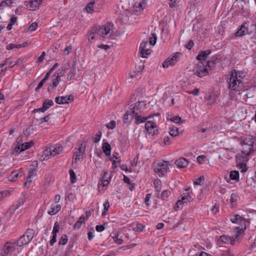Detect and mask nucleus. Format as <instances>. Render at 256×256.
Wrapping results in <instances>:
<instances>
[{"instance_id": "nucleus-45", "label": "nucleus", "mask_w": 256, "mask_h": 256, "mask_svg": "<svg viewBox=\"0 0 256 256\" xmlns=\"http://www.w3.org/2000/svg\"><path fill=\"white\" fill-rule=\"evenodd\" d=\"M156 36L154 34H151V36L149 38V44L152 46H154L156 42Z\"/></svg>"}, {"instance_id": "nucleus-3", "label": "nucleus", "mask_w": 256, "mask_h": 256, "mask_svg": "<svg viewBox=\"0 0 256 256\" xmlns=\"http://www.w3.org/2000/svg\"><path fill=\"white\" fill-rule=\"evenodd\" d=\"M169 166L168 162H160L155 166L154 172L158 174L160 177L165 176L170 172Z\"/></svg>"}, {"instance_id": "nucleus-55", "label": "nucleus", "mask_w": 256, "mask_h": 256, "mask_svg": "<svg viewBox=\"0 0 256 256\" xmlns=\"http://www.w3.org/2000/svg\"><path fill=\"white\" fill-rule=\"evenodd\" d=\"M26 200V198L24 196H22V198L20 199L18 202V204H16L14 206L16 208H18L20 206L24 204Z\"/></svg>"}, {"instance_id": "nucleus-52", "label": "nucleus", "mask_w": 256, "mask_h": 256, "mask_svg": "<svg viewBox=\"0 0 256 256\" xmlns=\"http://www.w3.org/2000/svg\"><path fill=\"white\" fill-rule=\"evenodd\" d=\"M70 176L71 182L72 184L74 183L76 181V175L72 170H70Z\"/></svg>"}, {"instance_id": "nucleus-26", "label": "nucleus", "mask_w": 256, "mask_h": 256, "mask_svg": "<svg viewBox=\"0 0 256 256\" xmlns=\"http://www.w3.org/2000/svg\"><path fill=\"white\" fill-rule=\"evenodd\" d=\"M211 53L210 50L200 52L196 57V59L199 60H204L206 59L208 56Z\"/></svg>"}, {"instance_id": "nucleus-57", "label": "nucleus", "mask_w": 256, "mask_h": 256, "mask_svg": "<svg viewBox=\"0 0 256 256\" xmlns=\"http://www.w3.org/2000/svg\"><path fill=\"white\" fill-rule=\"evenodd\" d=\"M102 136V132H98L94 137L93 138L94 142L96 143L98 142L100 139V137Z\"/></svg>"}, {"instance_id": "nucleus-61", "label": "nucleus", "mask_w": 256, "mask_h": 256, "mask_svg": "<svg viewBox=\"0 0 256 256\" xmlns=\"http://www.w3.org/2000/svg\"><path fill=\"white\" fill-rule=\"evenodd\" d=\"M72 46H67L64 50V52L66 55H68L72 52Z\"/></svg>"}, {"instance_id": "nucleus-12", "label": "nucleus", "mask_w": 256, "mask_h": 256, "mask_svg": "<svg viewBox=\"0 0 256 256\" xmlns=\"http://www.w3.org/2000/svg\"><path fill=\"white\" fill-rule=\"evenodd\" d=\"M145 128L150 134L154 136L158 134L156 124L152 121L146 122L145 124Z\"/></svg>"}, {"instance_id": "nucleus-24", "label": "nucleus", "mask_w": 256, "mask_h": 256, "mask_svg": "<svg viewBox=\"0 0 256 256\" xmlns=\"http://www.w3.org/2000/svg\"><path fill=\"white\" fill-rule=\"evenodd\" d=\"M146 106L145 103L144 102H138L134 104V106L130 110V111H132V110H134L135 108H137L136 112H140V114L142 112V109H144V106Z\"/></svg>"}, {"instance_id": "nucleus-56", "label": "nucleus", "mask_w": 256, "mask_h": 256, "mask_svg": "<svg viewBox=\"0 0 256 256\" xmlns=\"http://www.w3.org/2000/svg\"><path fill=\"white\" fill-rule=\"evenodd\" d=\"M170 192L168 190H166L162 192L161 194V198L162 200L166 199L168 196L170 194Z\"/></svg>"}, {"instance_id": "nucleus-46", "label": "nucleus", "mask_w": 256, "mask_h": 256, "mask_svg": "<svg viewBox=\"0 0 256 256\" xmlns=\"http://www.w3.org/2000/svg\"><path fill=\"white\" fill-rule=\"evenodd\" d=\"M144 69V66L142 67L140 66L138 70H137L134 71L132 73L130 74V78H137L138 75V74L142 70Z\"/></svg>"}, {"instance_id": "nucleus-34", "label": "nucleus", "mask_w": 256, "mask_h": 256, "mask_svg": "<svg viewBox=\"0 0 256 256\" xmlns=\"http://www.w3.org/2000/svg\"><path fill=\"white\" fill-rule=\"evenodd\" d=\"M169 134L172 136H176L178 135V130L174 126H170Z\"/></svg>"}, {"instance_id": "nucleus-47", "label": "nucleus", "mask_w": 256, "mask_h": 256, "mask_svg": "<svg viewBox=\"0 0 256 256\" xmlns=\"http://www.w3.org/2000/svg\"><path fill=\"white\" fill-rule=\"evenodd\" d=\"M68 236L66 234L62 235L59 240L58 244L60 245H64L68 242Z\"/></svg>"}, {"instance_id": "nucleus-59", "label": "nucleus", "mask_w": 256, "mask_h": 256, "mask_svg": "<svg viewBox=\"0 0 256 256\" xmlns=\"http://www.w3.org/2000/svg\"><path fill=\"white\" fill-rule=\"evenodd\" d=\"M206 157L204 155L199 156L197 157V162L200 164H202L206 160Z\"/></svg>"}, {"instance_id": "nucleus-41", "label": "nucleus", "mask_w": 256, "mask_h": 256, "mask_svg": "<svg viewBox=\"0 0 256 256\" xmlns=\"http://www.w3.org/2000/svg\"><path fill=\"white\" fill-rule=\"evenodd\" d=\"M18 176L19 174L18 172L14 171L12 172L11 175L8 176V180L10 182H14L17 180Z\"/></svg>"}, {"instance_id": "nucleus-8", "label": "nucleus", "mask_w": 256, "mask_h": 256, "mask_svg": "<svg viewBox=\"0 0 256 256\" xmlns=\"http://www.w3.org/2000/svg\"><path fill=\"white\" fill-rule=\"evenodd\" d=\"M16 244V242H6L1 250L0 256L11 255L15 250L14 246Z\"/></svg>"}, {"instance_id": "nucleus-38", "label": "nucleus", "mask_w": 256, "mask_h": 256, "mask_svg": "<svg viewBox=\"0 0 256 256\" xmlns=\"http://www.w3.org/2000/svg\"><path fill=\"white\" fill-rule=\"evenodd\" d=\"M96 28H92L90 30H88V34H87V37L88 40L91 42L92 40H93L94 38V34H96Z\"/></svg>"}, {"instance_id": "nucleus-64", "label": "nucleus", "mask_w": 256, "mask_h": 256, "mask_svg": "<svg viewBox=\"0 0 256 256\" xmlns=\"http://www.w3.org/2000/svg\"><path fill=\"white\" fill-rule=\"evenodd\" d=\"M114 240L116 242L117 244H120L122 243L123 240L122 238H118V236H116L114 238Z\"/></svg>"}, {"instance_id": "nucleus-27", "label": "nucleus", "mask_w": 256, "mask_h": 256, "mask_svg": "<svg viewBox=\"0 0 256 256\" xmlns=\"http://www.w3.org/2000/svg\"><path fill=\"white\" fill-rule=\"evenodd\" d=\"M247 25V22H244L243 24L240 29L237 31V32L236 33V36H242L246 35V26Z\"/></svg>"}, {"instance_id": "nucleus-49", "label": "nucleus", "mask_w": 256, "mask_h": 256, "mask_svg": "<svg viewBox=\"0 0 256 256\" xmlns=\"http://www.w3.org/2000/svg\"><path fill=\"white\" fill-rule=\"evenodd\" d=\"M238 200V194L236 193H232L231 194L230 202V203L232 206H234L236 204V202Z\"/></svg>"}, {"instance_id": "nucleus-18", "label": "nucleus", "mask_w": 256, "mask_h": 256, "mask_svg": "<svg viewBox=\"0 0 256 256\" xmlns=\"http://www.w3.org/2000/svg\"><path fill=\"white\" fill-rule=\"evenodd\" d=\"M219 241L224 244H230L234 245L235 242L234 236L230 237L225 235L222 236L220 237Z\"/></svg>"}, {"instance_id": "nucleus-13", "label": "nucleus", "mask_w": 256, "mask_h": 256, "mask_svg": "<svg viewBox=\"0 0 256 256\" xmlns=\"http://www.w3.org/2000/svg\"><path fill=\"white\" fill-rule=\"evenodd\" d=\"M92 28H96V34L102 37H105L110 32V25L100 26H95Z\"/></svg>"}, {"instance_id": "nucleus-31", "label": "nucleus", "mask_w": 256, "mask_h": 256, "mask_svg": "<svg viewBox=\"0 0 256 256\" xmlns=\"http://www.w3.org/2000/svg\"><path fill=\"white\" fill-rule=\"evenodd\" d=\"M102 150L106 156H110V154L111 147L108 142H106L103 144Z\"/></svg>"}, {"instance_id": "nucleus-43", "label": "nucleus", "mask_w": 256, "mask_h": 256, "mask_svg": "<svg viewBox=\"0 0 256 256\" xmlns=\"http://www.w3.org/2000/svg\"><path fill=\"white\" fill-rule=\"evenodd\" d=\"M170 120L174 122L180 124L182 122H184V120H182L180 117L178 116H174L171 118H170Z\"/></svg>"}, {"instance_id": "nucleus-36", "label": "nucleus", "mask_w": 256, "mask_h": 256, "mask_svg": "<svg viewBox=\"0 0 256 256\" xmlns=\"http://www.w3.org/2000/svg\"><path fill=\"white\" fill-rule=\"evenodd\" d=\"M230 179L236 182L239 180V172L237 170L231 171L230 175Z\"/></svg>"}, {"instance_id": "nucleus-28", "label": "nucleus", "mask_w": 256, "mask_h": 256, "mask_svg": "<svg viewBox=\"0 0 256 256\" xmlns=\"http://www.w3.org/2000/svg\"><path fill=\"white\" fill-rule=\"evenodd\" d=\"M252 148L253 147L251 146L243 144H242V150L241 153L248 156L250 154L252 150Z\"/></svg>"}, {"instance_id": "nucleus-4", "label": "nucleus", "mask_w": 256, "mask_h": 256, "mask_svg": "<svg viewBox=\"0 0 256 256\" xmlns=\"http://www.w3.org/2000/svg\"><path fill=\"white\" fill-rule=\"evenodd\" d=\"M34 231L32 229L27 230L25 234L17 241L16 244L20 246L28 244L34 238Z\"/></svg>"}, {"instance_id": "nucleus-19", "label": "nucleus", "mask_w": 256, "mask_h": 256, "mask_svg": "<svg viewBox=\"0 0 256 256\" xmlns=\"http://www.w3.org/2000/svg\"><path fill=\"white\" fill-rule=\"evenodd\" d=\"M50 148L52 152V156L59 154L63 150L62 146L60 144H57L54 146L50 147Z\"/></svg>"}, {"instance_id": "nucleus-15", "label": "nucleus", "mask_w": 256, "mask_h": 256, "mask_svg": "<svg viewBox=\"0 0 256 256\" xmlns=\"http://www.w3.org/2000/svg\"><path fill=\"white\" fill-rule=\"evenodd\" d=\"M74 100L72 96H58L55 98V102L58 104H68Z\"/></svg>"}, {"instance_id": "nucleus-7", "label": "nucleus", "mask_w": 256, "mask_h": 256, "mask_svg": "<svg viewBox=\"0 0 256 256\" xmlns=\"http://www.w3.org/2000/svg\"><path fill=\"white\" fill-rule=\"evenodd\" d=\"M38 162L37 161H34L32 164L30 166L28 169V176L26 178V181L24 182V186L28 184H30L32 181V178L35 176L38 170Z\"/></svg>"}, {"instance_id": "nucleus-21", "label": "nucleus", "mask_w": 256, "mask_h": 256, "mask_svg": "<svg viewBox=\"0 0 256 256\" xmlns=\"http://www.w3.org/2000/svg\"><path fill=\"white\" fill-rule=\"evenodd\" d=\"M188 160L184 158H180L175 162V164L179 168H186L188 166Z\"/></svg>"}, {"instance_id": "nucleus-30", "label": "nucleus", "mask_w": 256, "mask_h": 256, "mask_svg": "<svg viewBox=\"0 0 256 256\" xmlns=\"http://www.w3.org/2000/svg\"><path fill=\"white\" fill-rule=\"evenodd\" d=\"M50 156H52V152L50 151V149L49 148H46L43 152V154L42 156L43 160H47L49 158Z\"/></svg>"}, {"instance_id": "nucleus-60", "label": "nucleus", "mask_w": 256, "mask_h": 256, "mask_svg": "<svg viewBox=\"0 0 256 256\" xmlns=\"http://www.w3.org/2000/svg\"><path fill=\"white\" fill-rule=\"evenodd\" d=\"M20 48V45H18V44H8V46H7V48H6L8 50H12L14 48Z\"/></svg>"}, {"instance_id": "nucleus-32", "label": "nucleus", "mask_w": 256, "mask_h": 256, "mask_svg": "<svg viewBox=\"0 0 256 256\" xmlns=\"http://www.w3.org/2000/svg\"><path fill=\"white\" fill-rule=\"evenodd\" d=\"M85 223V218L84 216H82L74 224V229H79L81 227V225L82 224Z\"/></svg>"}, {"instance_id": "nucleus-20", "label": "nucleus", "mask_w": 256, "mask_h": 256, "mask_svg": "<svg viewBox=\"0 0 256 256\" xmlns=\"http://www.w3.org/2000/svg\"><path fill=\"white\" fill-rule=\"evenodd\" d=\"M68 69V66L66 64H64L61 66V67L54 73V77H56L60 78L62 76L66 70Z\"/></svg>"}, {"instance_id": "nucleus-5", "label": "nucleus", "mask_w": 256, "mask_h": 256, "mask_svg": "<svg viewBox=\"0 0 256 256\" xmlns=\"http://www.w3.org/2000/svg\"><path fill=\"white\" fill-rule=\"evenodd\" d=\"M248 156L239 153L236 156V166L242 172H245L248 168L246 163L248 160Z\"/></svg>"}, {"instance_id": "nucleus-1", "label": "nucleus", "mask_w": 256, "mask_h": 256, "mask_svg": "<svg viewBox=\"0 0 256 256\" xmlns=\"http://www.w3.org/2000/svg\"><path fill=\"white\" fill-rule=\"evenodd\" d=\"M246 76L245 72L232 70L229 78L228 88L236 91L242 90L244 88L242 79Z\"/></svg>"}, {"instance_id": "nucleus-54", "label": "nucleus", "mask_w": 256, "mask_h": 256, "mask_svg": "<svg viewBox=\"0 0 256 256\" xmlns=\"http://www.w3.org/2000/svg\"><path fill=\"white\" fill-rule=\"evenodd\" d=\"M116 122L114 120H112L106 124L108 129H114L116 128Z\"/></svg>"}, {"instance_id": "nucleus-6", "label": "nucleus", "mask_w": 256, "mask_h": 256, "mask_svg": "<svg viewBox=\"0 0 256 256\" xmlns=\"http://www.w3.org/2000/svg\"><path fill=\"white\" fill-rule=\"evenodd\" d=\"M146 0H136L133 6L131 12L136 15H139L142 13L146 6Z\"/></svg>"}, {"instance_id": "nucleus-10", "label": "nucleus", "mask_w": 256, "mask_h": 256, "mask_svg": "<svg viewBox=\"0 0 256 256\" xmlns=\"http://www.w3.org/2000/svg\"><path fill=\"white\" fill-rule=\"evenodd\" d=\"M152 46L147 41L142 42L140 46V52L142 58H146L152 52Z\"/></svg>"}, {"instance_id": "nucleus-42", "label": "nucleus", "mask_w": 256, "mask_h": 256, "mask_svg": "<svg viewBox=\"0 0 256 256\" xmlns=\"http://www.w3.org/2000/svg\"><path fill=\"white\" fill-rule=\"evenodd\" d=\"M242 220H244V218L238 214H236L234 216L233 218H231V221L235 224H238Z\"/></svg>"}, {"instance_id": "nucleus-14", "label": "nucleus", "mask_w": 256, "mask_h": 256, "mask_svg": "<svg viewBox=\"0 0 256 256\" xmlns=\"http://www.w3.org/2000/svg\"><path fill=\"white\" fill-rule=\"evenodd\" d=\"M135 110L130 111L131 113L134 114V118H135V123L137 124L145 122L150 117L149 116H140V112H136L137 108H134Z\"/></svg>"}, {"instance_id": "nucleus-50", "label": "nucleus", "mask_w": 256, "mask_h": 256, "mask_svg": "<svg viewBox=\"0 0 256 256\" xmlns=\"http://www.w3.org/2000/svg\"><path fill=\"white\" fill-rule=\"evenodd\" d=\"M21 144L23 147L24 150L31 148L34 145V142L32 141H30V142H25Z\"/></svg>"}, {"instance_id": "nucleus-51", "label": "nucleus", "mask_w": 256, "mask_h": 256, "mask_svg": "<svg viewBox=\"0 0 256 256\" xmlns=\"http://www.w3.org/2000/svg\"><path fill=\"white\" fill-rule=\"evenodd\" d=\"M60 229V224L58 222H56L54 224V227L52 230V234L56 235Z\"/></svg>"}, {"instance_id": "nucleus-53", "label": "nucleus", "mask_w": 256, "mask_h": 256, "mask_svg": "<svg viewBox=\"0 0 256 256\" xmlns=\"http://www.w3.org/2000/svg\"><path fill=\"white\" fill-rule=\"evenodd\" d=\"M94 2H90L88 5L86 6L85 9L87 11V12L89 13H91L94 10Z\"/></svg>"}, {"instance_id": "nucleus-11", "label": "nucleus", "mask_w": 256, "mask_h": 256, "mask_svg": "<svg viewBox=\"0 0 256 256\" xmlns=\"http://www.w3.org/2000/svg\"><path fill=\"white\" fill-rule=\"evenodd\" d=\"M180 54V52H176L172 57L168 58L162 64L163 67L167 68L169 66H174L178 61Z\"/></svg>"}, {"instance_id": "nucleus-9", "label": "nucleus", "mask_w": 256, "mask_h": 256, "mask_svg": "<svg viewBox=\"0 0 256 256\" xmlns=\"http://www.w3.org/2000/svg\"><path fill=\"white\" fill-rule=\"evenodd\" d=\"M86 151V146L83 142H81L78 146L74 148V161L75 163H77L80 160V156H82Z\"/></svg>"}, {"instance_id": "nucleus-40", "label": "nucleus", "mask_w": 256, "mask_h": 256, "mask_svg": "<svg viewBox=\"0 0 256 256\" xmlns=\"http://www.w3.org/2000/svg\"><path fill=\"white\" fill-rule=\"evenodd\" d=\"M17 208L14 206H12L6 214V216L8 218H10L14 213Z\"/></svg>"}, {"instance_id": "nucleus-25", "label": "nucleus", "mask_w": 256, "mask_h": 256, "mask_svg": "<svg viewBox=\"0 0 256 256\" xmlns=\"http://www.w3.org/2000/svg\"><path fill=\"white\" fill-rule=\"evenodd\" d=\"M23 151L24 150L22 144H14L12 150V154L16 155Z\"/></svg>"}, {"instance_id": "nucleus-44", "label": "nucleus", "mask_w": 256, "mask_h": 256, "mask_svg": "<svg viewBox=\"0 0 256 256\" xmlns=\"http://www.w3.org/2000/svg\"><path fill=\"white\" fill-rule=\"evenodd\" d=\"M38 26V24L36 22H32L28 28L26 32H32L34 31Z\"/></svg>"}, {"instance_id": "nucleus-33", "label": "nucleus", "mask_w": 256, "mask_h": 256, "mask_svg": "<svg viewBox=\"0 0 256 256\" xmlns=\"http://www.w3.org/2000/svg\"><path fill=\"white\" fill-rule=\"evenodd\" d=\"M61 208V206L59 204H56L53 208H52L48 212V214L52 216L58 213Z\"/></svg>"}, {"instance_id": "nucleus-48", "label": "nucleus", "mask_w": 256, "mask_h": 256, "mask_svg": "<svg viewBox=\"0 0 256 256\" xmlns=\"http://www.w3.org/2000/svg\"><path fill=\"white\" fill-rule=\"evenodd\" d=\"M60 82V78L56 77H54L52 80V85L50 86V87L48 88V90L50 91L51 87L54 88V87L56 86Z\"/></svg>"}, {"instance_id": "nucleus-62", "label": "nucleus", "mask_w": 256, "mask_h": 256, "mask_svg": "<svg viewBox=\"0 0 256 256\" xmlns=\"http://www.w3.org/2000/svg\"><path fill=\"white\" fill-rule=\"evenodd\" d=\"M152 194H146V197L145 198V204L149 206L150 205V200L151 198Z\"/></svg>"}, {"instance_id": "nucleus-58", "label": "nucleus", "mask_w": 256, "mask_h": 256, "mask_svg": "<svg viewBox=\"0 0 256 256\" xmlns=\"http://www.w3.org/2000/svg\"><path fill=\"white\" fill-rule=\"evenodd\" d=\"M144 228V226L141 224H137L136 228H134V230L136 232H142Z\"/></svg>"}, {"instance_id": "nucleus-23", "label": "nucleus", "mask_w": 256, "mask_h": 256, "mask_svg": "<svg viewBox=\"0 0 256 256\" xmlns=\"http://www.w3.org/2000/svg\"><path fill=\"white\" fill-rule=\"evenodd\" d=\"M191 199L192 196L190 194L182 196L180 199L179 200L176 204V207L178 208L179 204H182L183 203H186L190 200Z\"/></svg>"}, {"instance_id": "nucleus-37", "label": "nucleus", "mask_w": 256, "mask_h": 256, "mask_svg": "<svg viewBox=\"0 0 256 256\" xmlns=\"http://www.w3.org/2000/svg\"><path fill=\"white\" fill-rule=\"evenodd\" d=\"M246 34H250L254 32L256 26L255 24H251L249 26L248 24L247 23V25H246Z\"/></svg>"}, {"instance_id": "nucleus-63", "label": "nucleus", "mask_w": 256, "mask_h": 256, "mask_svg": "<svg viewBox=\"0 0 256 256\" xmlns=\"http://www.w3.org/2000/svg\"><path fill=\"white\" fill-rule=\"evenodd\" d=\"M187 92L189 94H192L194 96H198L199 94V89L198 88H195L192 91H188Z\"/></svg>"}, {"instance_id": "nucleus-29", "label": "nucleus", "mask_w": 256, "mask_h": 256, "mask_svg": "<svg viewBox=\"0 0 256 256\" xmlns=\"http://www.w3.org/2000/svg\"><path fill=\"white\" fill-rule=\"evenodd\" d=\"M134 118V114L130 112V110L127 111L123 117V121L127 123L131 121Z\"/></svg>"}, {"instance_id": "nucleus-35", "label": "nucleus", "mask_w": 256, "mask_h": 256, "mask_svg": "<svg viewBox=\"0 0 256 256\" xmlns=\"http://www.w3.org/2000/svg\"><path fill=\"white\" fill-rule=\"evenodd\" d=\"M42 0H31L30 2V6L31 8L35 10L41 4Z\"/></svg>"}, {"instance_id": "nucleus-2", "label": "nucleus", "mask_w": 256, "mask_h": 256, "mask_svg": "<svg viewBox=\"0 0 256 256\" xmlns=\"http://www.w3.org/2000/svg\"><path fill=\"white\" fill-rule=\"evenodd\" d=\"M214 64V62L210 61L207 62L206 64L200 62L194 69V74L200 78L205 76L208 74V67L210 68Z\"/></svg>"}, {"instance_id": "nucleus-17", "label": "nucleus", "mask_w": 256, "mask_h": 256, "mask_svg": "<svg viewBox=\"0 0 256 256\" xmlns=\"http://www.w3.org/2000/svg\"><path fill=\"white\" fill-rule=\"evenodd\" d=\"M53 105L54 102L52 100L48 99L46 100L43 103L42 108L37 109L36 111L44 112L46 110L48 109L50 106Z\"/></svg>"}, {"instance_id": "nucleus-16", "label": "nucleus", "mask_w": 256, "mask_h": 256, "mask_svg": "<svg viewBox=\"0 0 256 256\" xmlns=\"http://www.w3.org/2000/svg\"><path fill=\"white\" fill-rule=\"evenodd\" d=\"M76 64L74 62L70 68L67 74L66 79L68 80H71L74 79L76 74Z\"/></svg>"}, {"instance_id": "nucleus-39", "label": "nucleus", "mask_w": 256, "mask_h": 256, "mask_svg": "<svg viewBox=\"0 0 256 256\" xmlns=\"http://www.w3.org/2000/svg\"><path fill=\"white\" fill-rule=\"evenodd\" d=\"M254 144V140L253 138L250 136H247L244 142V144L251 146L253 147Z\"/></svg>"}, {"instance_id": "nucleus-22", "label": "nucleus", "mask_w": 256, "mask_h": 256, "mask_svg": "<svg viewBox=\"0 0 256 256\" xmlns=\"http://www.w3.org/2000/svg\"><path fill=\"white\" fill-rule=\"evenodd\" d=\"M108 173L106 172H104V176L100 182L98 184V188L101 186L103 187L106 186L108 184L110 180V179L109 176H108Z\"/></svg>"}]
</instances>
